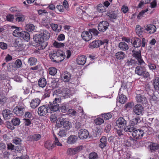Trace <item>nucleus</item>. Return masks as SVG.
Listing matches in <instances>:
<instances>
[{
	"mask_svg": "<svg viewBox=\"0 0 159 159\" xmlns=\"http://www.w3.org/2000/svg\"><path fill=\"white\" fill-rule=\"evenodd\" d=\"M66 115L63 114L59 117L56 122V126L58 128L62 126L66 130H69L72 127V124L68 119L65 117Z\"/></svg>",
	"mask_w": 159,
	"mask_h": 159,
	"instance_id": "obj_1",
	"label": "nucleus"
},
{
	"mask_svg": "<svg viewBox=\"0 0 159 159\" xmlns=\"http://www.w3.org/2000/svg\"><path fill=\"white\" fill-rule=\"evenodd\" d=\"M33 39L36 43L39 44L38 46L39 49H44L48 45V42L44 39L39 34H37L34 35Z\"/></svg>",
	"mask_w": 159,
	"mask_h": 159,
	"instance_id": "obj_2",
	"label": "nucleus"
},
{
	"mask_svg": "<svg viewBox=\"0 0 159 159\" xmlns=\"http://www.w3.org/2000/svg\"><path fill=\"white\" fill-rule=\"evenodd\" d=\"M61 95L57 98H55L52 102H50L48 104V108L52 111H57L59 108V103L61 102Z\"/></svg>",
	"mask_w": 159,
	"mask_h": 159,
	"instance_id": "obj_3",
	"label": "nucleus"
},
{
	"mask_svg": "<svg viewBox=\"0 0 159 159\" xmlns=\"http://www.w3.org/2000/svg\"><path fill=\"white\" fill-rule=\"evenodd\" d=\"M63 54L60 53L58 52H55L50 54V58L52 61L55 63H58L61 62L63 60L61 57H63Z\"/></svg>",
	"mask_w": 159,
	"mask_h": 159,
	"instance_id": "obj_4",
	"label": "nucleus"
},
{
	"mask_svg": "<svg viewBox=\"0 0 159 159\" xmlns=\"http://www.w3.org/2000/svg\"><path fill=\"white\" fill-rule=\"evenodd\" d=\"M135 93L136 95V98L137 102L143 104H145L147 103V99L143 96V90H138L136 91Z\"/></svg>",
	"mask_w": 159,
	"mask_h": 159,
	"instance_id": "obj_5",
	"label": "nucleus"
},
{
	"mask_svg": "<svg viewBox=\"0 0 159 159\" xmlns=\"http://www.w3.org/2000/svg\"><path fill=\"white\" fill-rule=\"evenodd\" d=\"M84 147L82 145L79 146L75 148H69L67 149V154L68 155L73 156L83 150Z\"/></svg>",
	"mask_w": 159,
	"mask_h": 159,
	"instance_id": "obj_6",
	"label": "nucleus"
},
{
	"mask_svg": "<svg viewBox=\"0 0 159 159\" xmlns=\"http://www.w3.org/2000/svg\"><path fill=\"white\" fill-rule=\"evenodd\" d=\"M132 52L133 53V57H134L138 61L139 65L144 66L145 63L143 61L141 58L140 51H136L133 50L132 51Z\"/></svg>",
	"mask_w": 159,
	"mask_h": 159,
	"instance_id": "obj_7",
	"label": "nucleus"
},
{
	"mask_svg": "<svg viewBox=\"0 0 159 159\" xmlns=\"http://www.w3.org/2000/svg\"><path fill=\"white\" fill-rule=\"evenodd\" d=\"M144 133L143 130L141 129H135L133 133L132 136L133 138L136 139H141L142 138Z\"/></svg>",
	"mask_w": 159,
	"mask_h": 159,
	"instance_id": "obj_8",
	"label": "nucleus"
},
{
	"mask_svg": "<svg viewBox=\"0 0 159 159\" xmlns=\"http://www.w3.org/2000/svg\"><path fill=\"white\" fill-rule=\"evenodd\" d=\"M109 25V24L107 21H103L99 23L98 27L100 31L104 32L108 29Z\"/></svg>",
	"mask_w": 159,
	"mask_h": 159,
	"instance_id": "obj_9",
	"label": "nucleus"
},
{
	"mask_svg": "<svg viewBox=\"0 0 159 159\" xmlns=\"http://www.w3.org/2000/svg\"><path fill=\"white\" fill-rule=\"evenodd\" d=\"M48 107L44 105L38 108V113L40 116H44L48 112Z\"/></svg>",
	"mask_w": 159,
	"mask_h": 159,
	"instance_id": "obj_10",
	"label": "nucleus"
},
{
	"mask_svg": "<svg viewBox=\"0 0 159 159\" xmlns=\"http://www.w3.org/2000/svg\"><path fill=\"white\" fill-rule=\"evenodd\" d=\"M89 134L88 131L85 129H81L80 130L78 133V136L82 139H86L88 137Z\"/></svg>",
	"mask_w": 159,
	"mask_h": 159,
	"instance_id": "obj_11",
	"label": "nucleus"
},
{
	"mask_svg": "<svg viewBox=\"0 0 159 159\" xmlns=\"http://www.w3.org/2000/svg\"><path fill=\"white\" fill-rule=\"evenodd\" d=\"M71 77V74L69 72L65 71L61 75V78L64 82H68L70 80Z\"/></svg>",
	"mask_w": 159,
	"mask_h": 159,
	"instance_id": "obj_12",
	"label": "nucleus"
},
{
	"mask_svg": "<svg viewBox=\"0 0 159 159\" xmlns=\"http://www.w3.org/2000/svg\"><path fill=\"white\" fill-rule=\"evenodd\" d=\"M143 111V108L140 104L136 105L133 108L134 112L137 115L142 114Z\"/></svg>",
	"mask_w": 159,
	"mask_h": 159,
	"instance_id": "obj_13",
	"label": "nucleus"
},
{
	"mask_svg": "<svg viewBox=\"0 0 159 159\" xmlns=\"http://www.w3.org/2000/svg\"><path fill=\"white\" fill-rule=\"evenodd\" d=\"M131 42L133 46L135 48L139 47L142 44L141 40L138 38H132Z\"/></svg>",
	"mask_w": 159,
	"mask_h": 159,
	"instance_id": "obj_14",
	"label": "nucleus"
},
{
	"mask_svg": "<svg viewBox=\"0 0 159 159\" xmlns=\"http://www.w3.org/2000/svg\"><path fill=\"white\" fill-rule=\"evenodd\" d=\"M81 37L84 40L88 41L91 39L92 36V34L89 31H84L82 33Z\"/></svg>",
	"mask_w": 159,
	"mask_h": 159,
	"instance_id": "obj_15",
	"label": "nucleus"
},
{
	"mask_svg": "<svg viewBox=\"0 0 159 159\" xmlns=\"http://www.w3.org/2000/svg\"><path fill=\"white\" fill-rule=\"evenodd\" d=\"M24 110V108L19 106L15 107L13 110V111L16 115L18 116H20L23 114Z\"/></svg>",
	"mask_w": 159,
	"mask_h": 159,
	"instance_id": "obj_16",
	"label": "nucleus"
},
{
	"mask_svg": "<svg viewBox=\"0 0 159 159\" xmlns=\"http://www.w3.org/2000/svg\"><path fill=\"white\" fill-rule=\"evenodd\" d=\"M102 41L100 40H95L91 43L89 47L91 48H96L102 45Z\"/></svg>",
	"mask_w": 159,
	"mask_h": 159,
	"instance_id": "obj_17",
	"label": "nucleus"
},
{
	"mask_svg": "<svg viewBox=\"0 0 159 159\" xmlns=\"http://www.w3.org/2000/svg\"><path fill=\"white\" fill-rule=\"evenodd\" d=\"M39 33L42 36L46 41L49 39L50 34L47 30L44 29L40 30Z\"/></svg>",
	"mask_w": 159,
	"mask_h": 159,
	"instance_id": "obj_18",
	"label": "nucleus"
},
{
	"mask_svg": "<svg viewBox=\"0 0 159 159\" xmlns=\"http://www.w3.org/2000/svg\"><path fill=\"white\" fill-rule=\"evenodd\" d=\"M116 123L117 126L120 128L126 125V121L123 117H120L116 121Z\"/></svg>",
	"mask_w": 159,
	"mask_h": 159,
	"instance_id": "obj_19",
	"label": "nucleus"
},
{
	"mask_svg": "<svg viewBox=\"0 0 159 159\" xmlns=\"http://www.w3.org/2000/svg\"><path fill=\"white\" fill-rule=\"evenodd\" d=\"M41 100L38 98L32 99L30 102V106L32 108H35L40 104Z\"/></svg>",
	"mask_w": 159,
	"mask_h": 159,
	"instance_id": "obj_20",
	"label": "nucleus"
},
{
	"mask_svg": "<svg viewBox=\"0 0 159 159\" xmlns=\"http://www.w3.org/2000/svg\"><path fill=\"white\" fill-rule=\"evenodd\" d=\"M100 143L99 145V147L103 149L106 146L107 144V139L106 136H102L100 140Z\"/></svg>",
	"mask_w": 159,
	"mask_h": 159,
	"instance_id": "obj_21",
	"label": "nucleus"
},
{
	"mask_svg": "<svg viewBox=\"0 0 159 159\" xmlns=\"http://www.w3.org/2000/svg\"><path fill=\"white\" fill-rule=\"evenodd\" d=\"M20 37L27 41H29L30 39V35L29 33L25 31H22V34Z\"/></svg>",
	"mask_w": 159,
	"mask_h": 159,
	"instance_id": "obj_22",
	"label": "nucleus"
},
{
	"mask_svg": "<svg viewBox=\"0 0 159 159\" xmlns=\"http://www.w3.org/2000/svg\"><path fill=\"white\" fill-rule=\"evenodd\" d=\"M145 64L144 66L142 65L143 67H142L140 66H137L136 68L135 72L138 75L141 76L142 73H143L144 71L145 70V68L144 66H145Z\"/></svg>",
	"mask_w": 159,
	"mask_h": 159,
	"instance_id": "obj_23",
	"label": "nucleus"
},
{
	"mask_svg": "<svg viewBox=\"0 0 159 159\" xmlns=\"http://www.w3.org/2000/svg\"><path fill=\"white\" fill-rule=\"evenodd\" d=\"M136 128L130 125L127 126L124 128V130L125 132H128L129 135H133V133L135 131Z\"/></svg>",
	"mask_w": 159,
	"mask_h": 159,
	"instance_id": "obj_24",
	"label": "nucleus"
},
{
	"mask_svg": "<svg viewBox=\"0 0 159 159\" xmlns=\"http://www.w3.org/2000/svg\"><path fill=\"white\" fill-rule=\"evenodd\" d=\"M145 30L148 31H149V33L152 34L156 31V28L154 25H148L147 26Z\"/></svg>",
	"mask_w": 159,
	"mask_h": 159,
	"instance_id": "obj_25",
	"label": "nucleus"
},
{
	"mask_svg": "<svg viewBox=\"0 0 159 159\" xmlns=\"http://www.w3.org/2000/svg\"><path fill=\"white\" fill-rule=\"evenodd\" d=\"M77 139V136L71 135L67 139V143L69 144H73L76 142Z\"/></svg>",
	"mask_w": 159,
	"mask_h": 159,
	"instance_id": "obj_26",
	"label": "nucleus"
},
{
	"mask_svg": "<svg viewBox=\"0 0 159 159\" xmlns=\"http://www.w3.org/2000/svg\"><path fill=\"white\" fill-rule=\"evenodd\" d=\"M3 117L5 119H8L12 116V114L10 112L9 110H4L2 113Z\"/></svg>",
	"mask_w": 159,
	"mask_h": 159,
	"instance_id": "obj_27",
	"label": "nucleus"
},
{
	"mask_svg": "<svg viewBox=\"0 0 159 159\" xmlns=\"http://www.w3.org/2000/svg\"><path fill=\"white\" fill-rule=\"evenodd\" d=\"M125 54L122 52H119L116 53L115 55L116 58L117 60H123L125 57Z\"/></svg>",
	"mask_w": 159,
	"mask_h": 159,
	"instance_id": "obj_28",
	"label": "nucleus"
},
{
	"mask_svg": "<svg viewBox=\"0 0 159 159\" xmlns=\"http://www.w3.org/2000/svg\"><path fill=\"white\" fill-rule=\"evenodd\" d=\"M15 16L16 17V20L18 22H23L25 19V16L19 12L15 14Z\"/></svg>",
	"mask_w": 159,
	"mask_h": 159,
	"instance_id": "obj_29",
	"label": "nucleus"
},
{
	"mask_svg": "<svg viewBox=\"0 0 159 159\" xmlns=\"http://www.w3.org/2000/svg\"><path fill=\"white\" fill-rule=\"evenodd\" d=\"M46 80L44 78H41L38 81V85L40 87L43 88L46 86Z\"/></svg>",
	"mask_w": 159,
	"mask_h": 159,
	"instance_id": "obj_30",
	"label": "nucleus"
},
{
	"mask_svg": "<svg viewBox=\"0 0 159 159\" xmlns=\"http://www.w3.org/2000/svg\"><path fill=\"white\" fill-rule=\"evenodd\" d=\"M52 29L56 32H59L62 29V26L60 25H58L57 24H51L50 25Z\"/></svg>",
	"mask_w": 159,
	"mask_h": 159,
	"instance_id": "obj_31",
	"label": "nucleus"
},
{
	"mask_svg": "<svg viewBox=\"0 0 159 159\" xmlns=\"http://www.w3.org/2000/svg\"><path fill=\"white\" fill-rule=\"evenodd\" d=\"M119 47L122 51H126L129 48L128 45L125 42H120L119 44Z\"/></svg>",
	"mask_w": 159,
	"mask_h": 159,
	"instance_id": "obj_32",
	"label": "nucleus"
},
{
	"mask_svg": "<svg viewBox=\"0 0 159 159\" xmlns=\"http://www.w3.org/2000/svg\"><path fill=\"white\" fill-rule=\"evenodd\" d=\"M44 146L45 148L48 150L52 149L55 147V145L54 144H53L51 141L48 140L46 142Z\"/></svg>",
	"mask_w": 159,
	"mask_h": 159,
	"instance_id": "obj_33",
	"label": "nucleus"
},
{
	"mask_svg": "<svg viewBox=\"0 0 159 159\" xmlns=\"http://www.w3.org/2000/svg\"><path fill=\"white\" fill-rule=\"evenodd\" d=\"M51 89L48 86H47L44 91V95L43 96L42 98L45 99L46 98H48L50 96V93L51 92Z\"/></svg>",
	"mask_w": 159,
	"mask_h": 159,
	"instance_id": "obj_34",
	"label": "nucleus"
},
{
	"mask_svg": "<svg viewBox=\"0 0 159 159\" xmlns=\"http://www.w3.org/2000/svg\"><path fill=\"white\" fill-rule=\"evenodd\" d=\"M106 15L111 19H116L117 17V15L115 13L114 11H110L107 13Z\"/></svg>",
	"mask_w": 159,
	"mask_h": 159,
	"instance_id": "obj_35",
	"label": "nucleus"
},
{
	"mask_svg": "<svg viewBox=\"0 0 159 159\" xmlns=\"http://www.w3.org/2000/svg\"><path fill=\"white\" fill-rule=\"evenodd\" d=\"M140 121L141 120L139 117H136L133 119L132 120L130 121L129 125L134 127L135 125H137Z\"/></svg>",
	"mask_w": 159,
	"mask_h": 159,
	"instance_id": "obj_36",
	"label": "nucleus"
},
{
	"mask_svg": "<svg viewBox=\"0 0 159 159\" xmlns=\"http://www.w3.org/2000/svg\"><path fill=\"white\" fill-rule=\"evenodd\" d=\"M86 58L84 56H80L78 60L77 63L79 65H84L86 61Z\"/></svg>",
	"mask_w": 159,
	"mask_h": 159,
	"instance_id": "obj_37",
	"label": "nucleus"
},
{
	"mask_svg": "<svg viewBox=\"0 0 159 159\" xmlns=\"http://www.w3.org/2000/svg\"><path fill=\"white\" fill-rule=\"evenodd\" d=\"M62 92L64 94V96L66 97H70L72 95L71 90L67 88H64Z\"/></svg>",
	"mask_w": 159,
	"mask_h": 159,
	"instance_id": "obj_38",
	"label": "nucleus"
},
{
	"mask_svg": "<svg viewBox=\"0 0 159 159\" xmlns=\"http://www.w3.org/2000/svg\"><path fill=\"white\" fill-rule=\"evenodd\" d=\"M149 147L151 150L155 151L159 149V144L157 143H151Z\"/></svg>",
	"mask_w": 159,
	"mask_h": 159,
	"instance_id": "obj_39",
	"label": "nucleus"
},
{
	"mask_svg": "<svg viewBox=\"0 0 159 159\" xmlns=\"http://www.w3.org/2000/svg\"><path fill=\"white\" fill-rule=\"evenodd\" d=\"M144 30V29L141 27L139 25H137L136 26V31L137 34L139 35V36L142 35Z\"/></svg>",
	"mask_w": 159,
	"mask_h": 159,
	"instance_id": "obj_40",
	"label": "nucleus"
},
{
	"mask_svg": "<svg viewBox=\"0 0 159 159\" xmlns=\"http://www.w3.org/2000/svg\"><path fill=\"white\" fill-rule=\"evenodd\" d=\"M97 10L100 13H103L106 11V8L103 5L100 4L98 5Z\"/></svg>",
	"mask_w": 159,
	"mask_h": 159,
	"instance_id": "obj_41",
	"label": "nucleus"
},
{
	"mask_svg": "<svg viewBox=\"0 0 159 159\" xmlns=\"http://www.w3.org/2000/svg\"><path fill=\"white\" fill-rule=\"evenodd\" d=\"M22 34V31H20L19 28L16 29L13 32V35L16 37H20Z\"/></svg>",
	"mask_w": 159,
	"mask_h": 159,
	"instance_id": "obj_42",
	"label": "nucleus"
},
{
	"mask_svg": "<svg viewBox=\"0 0 159 159\" xmlns=\"http://www.w3.org/2000/svg\"><path fill=\"white\" fill-rule=\"evenodd\" d=\"M126 100L127 98L125 95L122 94L119 96L118 101L120 103L124 104L126 102Z\"/></svg>",
	"mask_w": 159,
	"mask_h": 159,
	"instance_id": "obj_43",
	"label": "nucleus"
},
{
	"mask_svg": "<svg viewBox=\"0 0 159 159\" xmlns=\"http://www.w3.org/2000/svg\"><path fill=\"white\" fill-rule=\"evenodd\" d=\"M48 71L50 75H54L57 73V69L54 67H51L48 69Z\"/></svg>",
	"mask_w": 159,
	"mask_h": 159,
	"instance_id": "obj_44",
	"label": "nucleus"
},
{
	"mask_svg": "<svg viewBox=\"0 0 159 159\" xmlns=\"http://www.w3.org/2000/svg\"><path fill=\"white\" fill-rule=\"evenodd\" d=\"M34 29L35 27L32 24H27L25 26V29L28 31L31 32L34 30Z\"/></svg>",
	"mask_w": 159,
	"mask_h": 159,
	"instance_id": "obj_45",
	"label": "nucleus"
},
{
	"mask_svg": "<svg viewBox=\"0 0 159 159\" xmlns=\"http://www.w3.org/2000/svg\"><path fill=\"white\" fill-rule=\"evenodd\" d=\"M14 64V67L19 68L21 66L22 64V61L18 59L16 60Z\"/></svg>",
	"mask_w": 159,
	"mask_h": 159,
	"instance_id": "obj_46",
	"label": "nucleus"
},
{
	"mask_svg": "<svg viewBox=\"0 0 159 159\" xmlns=\"http://www.w3.org/2000/svg\"><path fill=\"white\" fill-rule=\"evenodd\" d=\"M37 61V59L33 57H30L28 59V62L30 66H33L35 65Z\"/></svg>",
	"mask_w": 159,
	"mask_h": 159,
	"instance_id": "obj_47",
	"label": "nucleus"
},
{
	"mask_svg": "<svg viewBox=\"0 0 159 159\" xmlns=\"http://www.w3.org/2000/svg\"><path fill=\"white\" fill-rule=\"evenodd\" d=\"M154 86L156 89H159V77H157L154 80Z\"/></svg>",
	"mask_w": 159,
	"mask_h": 159,
	"instance_id": "obj_48",
	"label": "nucleus"
},
{
	"mask_svg": "<svg viewBox=\"0 0 159 159\" xmlns=\"http://www.w3.org/2000/svg\"><path fill=\"white\" fill-rule=\"evenodd\" d=\"M14 45L18 47H20L22 45V40L20 39H17L14 43Z\"/></svg>",
	"mask_w": 159,
	"mask_h": 159,
	"instance_id": "obj_49",
	"label": "nucleus"
},
{
	"mask_svg": "<svg viewBox=\"0 0 159 159\" xmlns=\"http://www.w3.org/2000/svg\"><path fill=\"white\" fill-rule=\"evenodd\" d=\"M96 124L98 125H101L104 122V120L100 117L97 118L94 120Z\"/></svg>",
	"mask_w": 159,
	"mask_h": 159,
	"instance_id": "obj_50",
	"label": "nucleus"
},
{
	"mask_svg": "<svg viewBox=\"0 0 159 159\" xmlns=\"http://www.w3.org/2000/svg\"><path fill=\"white\" fill-rule=\"evenodd\" d=\"M89 159H98V156L96 152H93L89 154Z\"/></svg>",
	"mask_w": 159,
	"mask_h": 159,
	"instance_id": "obj_51",
	"label": "nucleus"
},
{
	"mask_svg": "<svg viewBox=\"0 0 159 159\" xmlns=\"http://www.w3.org/2000/svg\"><path fill=\"white\" fill-rule=\"evenodd\" d=\"M12 124L15 126L18 125L20 123V121L19 118H15L13 119L11 121Z\"/></svg>",
	"mask_w": 159,
	"mask_h": 159,
	"instance_id": "obj_52",
	"label": "nucleus"
},
{
	"mask_svg": "<svg viewBox=\"0 0 159 159\" xmlns=\"http://www.w3.org/2000/svg\"><path fill=\"white\" fill-rule=\"evenodd\" d=\"M7 99L2 93L0 92V104H3L6 101Z\"/></svg>",
	"mask_w": 159,
	"mask_h": 159,
	"instance_id": "obj_53",
	"label": "nucleus"
},
{
	"mask_svg": "<svg viewBox=\"0 0 159 159\" xmlns=\"http://www.w3.org/2000/svg\"><path fill=\"white\" fill-rule=\"evenodd\" d=\"M68 113L70 114V116H76L78 114L77 112L74 110L70 109H69L68 111Z\"/></svg>",
	"mask_w": 159,
	"mask_h": 159,
	"instance_id": "obj_54",
	"label": "nucleus"
},
{
	"mask_svg": "<svg viewBox=\"0 0 159 159\" xmlns=\"http://www.w3.org/2000/svg\"><path fill=\"white\" fill-rule=\"evenodd\" d=\"M54 46L56 48H60L63 47L64 46V44L62 43H59L56 41H55L53 44Z\"/></svg>",
	"mask_w": 159,
	"mask_h": 159,
	"instance_id": "obj_55",
	"label": "nucleus"
},
{
	"mask_svg": "<svg viewBox=\"0 0 159 159\" xmlns=\"http://www.w3.org/2000/svg\"><path fill=\"white\" fill-rule=\"evenodd\" d=\"M50 119L52 122H55L56 120L57 121V116L55 114H52L50 117Z\"/></svg>",
	"mask_w": 159,
	"mask_h": 159,
	"instance_id": "obj_56",
	"label": "nucleus"
},
{
	"mask_svg": "<svg viewBox=\"0 0 159 159\" xmlns=\"http://www.w3.org/2000/svg\"><path fill=\"white\" fill-rule=\"evenodd\" d=\"M102 117H103L105 120H109L112 116V115L110 113H105L102 114Z\"/></svg>",
	"mask_w": 159,
	"mask_h": 159,
	"instance_id": "obj_57",
	"label": "nucleus"
},
{
	"mask_svg": "<svg viewBox=\"0 0 159 159\" xmlns=\"http://www.w3.org/2000/svg\"><path fill=\"white\" fill-rule=\"evenodd\" d=\"M41 136L40 134H35L32 136V139L33 141H37L41 138Z\"/></svg>",
	"mask_w": 159,
	"mask_h": 159,
	"instance_id": "obj_58",
	"label": "nucleus"
},
{
	"mask_svg": "<svg viewBox=\"0 0 159 159\" xmlns=\"http://www.w3.org/2000/svg\"><path fill=\"white\" fill-rule=\"evenodd\" d=\"M0 48L3 50L6 49L7 48V45L4 42H0Z\"/></svg>",
	"mask_w": 159,
	"mask_h": 159,
	"instance_id": "obj_59",
	"label": "nucleus"
},
{
	"mask_svg": "<svg viewBox=\"0 0 159 159\" xmlns=\"http://www.w3.org/2000/svg\"><path fill=\"white\" fill-rule=\"evenodd\" d=\"M89 31L91 34V33L95 35H97L99 33V32L96 29H89Z\"/></svg>",
	"mask_w": 159,
	"mask_h": 159,
	"instance_id": "obj_60",
	"label": "nucleus"
},
{
	"mask_svg": "<svg viewBox=\"0 0 159 159\" xmlns=\"http://www.w3.org/2000/svg\"><path fill=\"white\" fill-rule=\"evenodd\" d=\"M67 132L65 130L63 129L61 130H60L58 134L61 137H64L66 136L67 134Z\"/></svg>",
	"mask_w": 159,
	"mask_h": 159,
	"instance_id": "obj_61",
	"label": "nucleus"
},
{
	"mask_svg": "<svg viewBox=\"0 0 159 159\" xmlns=\"http://www.w3.org/2000/svg\"><path fill=\"white\" fill-rule=\"evenodd\" d=\"M134 105V103L132 102H129L127 103L125 106V108L129 109L132 107Z\"/></svg>",
	"mask_w": 159,
	"mask_h": 159,
	"instance_id": "obj_62",
	"label": "nucleus"
},
{
	"mask_svg": "<svg viewBox=\"0 0 159 159\" xmlns=\"http://www.w3.org/2000/svg\"><path fill=\"white\" fill-rule=\"evenodd\" d=\"M135 63V61L133 59H130L129 60H128L126 63V64L128 66H132Z\"/></svg>",
	"mask_w": 159,
	"mask_h": 159,
	"instance_id": "obj_63",
	"label": "nucleus"
},
{
	"mask_svg": "<svg viewBox=\"0 0 159 159\" xmlns=\"http://www.w3.org/2000/svg\"><path fill=\"white\" fill-rule=\"evenodd\" d=\"M14 19L13 15L9 14L7 16V20L8 21L12 22L13 21Z\"/></svg>",
	"mask_w": 159,
	"mask_h": 159,
	"instance_id": "obj_64",
	"label": "nucleus"
}]
</instances>
